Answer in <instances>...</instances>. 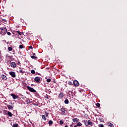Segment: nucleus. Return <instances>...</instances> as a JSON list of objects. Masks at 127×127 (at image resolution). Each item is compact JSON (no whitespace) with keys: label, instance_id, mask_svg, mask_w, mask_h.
<instances>
[{"label":"nucleus","instance_id":"1","mask_svg":"<svg viewBox=\"0 0 127 127\" xmlns=\"http://www.w3.org/2000/svg\"><path fill=\"white\" fill-rule=\"evenodd\" d=\"M82 122L84 123L85 126L86 127H88V126L93 127V123H92L90 120H84L82 121Z\"/></svg>","mask_w":127,"mask_h":127},{"label":"nucleus","instance_id":"2","mask_svg":"<svg viewBox=\"0 0 127 127\" xmlns=\"http://www.w3.org/2000/svg\"><path fill=\"white\" fill-rule=\"evenodd\" d=\"M6 32H7V29H6V28H0V34H1V35H5V34H6Z\"/></svg>","mask_w":127,"mask_h":127},{"label":"nucleus","instance_id":"3","mask_svg":"<svg viewBox=\"0 0 127 127\" xmlns=\"http://www.w3.org/2000/svg\"><path fill=\"white\" fill-rule=\"evenodd\" d=\"M67 108L63 107L61 108L60 111H61V115H63V116H66L67 115Z\"/></svg>","mask_w":127,"mask_h":127},{"label":"nucleus","instance_id":"4","mask_svg":"<svg viewBox=\"0 0 127 127\" xmlns=\"http://www.w3.org/2000/svg\"><path fill=\"white\" fill-rule=\"evenodd\" d=\"M27 89L30 91L32 93H36V90L35 89H34L33 88L27 86Z\"/></svg>","mask_w":127,"mask_h":127},{"label":"nucleus","instance_id":"5","mask_svg":"<svg viewBox=\"0 0 127 127\" xmlns=\"http://www.w3.org/2000/svg\"><path fill=\"white\" fill-rule=\"evenodd\" d=\"M9 74L12 78H15L16 77V74H15V72L14 71H10L9 72Z\"/></svg>","mask_w":127,"mask_h":127},{"label":"nucleus","instance_id":"6","mask_svg":"<svg viewBox=\"0 0 127 127\" xmlns=\"http://www.w3.org/2000/svg\"><path fill=\"white\" fill-rule=\"evenodd\" d=\"M10 95L12 97L13 100H16V99H18V98H19L18 95H15V94L13 93H11Z\"/></svg>","mask_w":127,"mask_h":127},{"label":"nucleus","instance_id":"7","mask_svg":"<svg viewBox=\"0 0 127 127\" xmlns=\"http://www.w3.org/2000/svg\"><path fill=\"white\" fill-rule=\"evenodd\" d=\"M73 85L75 86V87H79L80 84L79 83V82L77 80L73 81Z\"/></svg>","mask_w":127,"mask_h":127},{"label":"nucleus","instance_id":"8","mask_svg":"<svg viewBox=\"0 0 127 127\" xmlns=\"http://www.w3.org/2000/svg\"><path fill=\"white\" fill-rule=\"evenodd\" d=\"M10 66L12 68H13V69H14V68H16V64H15V63L12 62L10 63Z\"/></svg>","mask_w":127,"mask_h":127},{"label":"nucleus","instance_id":"9","mask_svg":"<svg viewBox=\"0 0 127 127\" xmlns=\"http://www.w3.org/2000/svg\"><path fill=\"white\" fill-rule=\"evenodd\" d=\"M23 99L25 100L27 104H30L31 103L30 100H29V99L26 98V97L23 98Z\"/></svg>","mask_w":127,"mask_h":127},{"label":"nucleus","instance_id":"10","mask_svg":"<svg viewBox=\"0 0 127 127\" xmlns=\"http://www.w3.org/2000/svg\"><path fill=\"white\" fill-rule=\"evenodd\" d=\"M34 81H35L36 83H39V82H40V78H39L38 76H37L35 77Z\"/></svg>","mask_w":127,"mask_h":127},{"label":"nucleus","instance_id":"11","mask_svg":"<svg viewBox=\"0 0 127 127\" xmlns=\"http://www.w3.org/2000/svg\"><path fill=\"white\" fill-rule=\"evenodd\" d=\"M2 79L4 81H5L7 80V77H6V76L4 74L2 75Z\"/></svg>","mask_w":127,"mask_h":127},{"label":"nucleus","instance_id":"12","mask_svg":"<svg viewBox=\"0 0 127 127\" xmlns=\"http://www.w3.org/2000/svg\"><path fill=\"white\" fill-rule=\"evenodd\" d=\"M19 73H22V75H23L24 73H25V71L24 70H22V68L21 67H19Z\"/></svg>","mask_w":127,"mask_h":127},{"label":"nucleus","instance_id":"13","mask_svg":"<svg viewBox=\"0 0 127 127\" xmlns=\"http://www.w3.org/2000/svg\"><path fill=\"white\" fill-rule=\"evenodd\" d=\"M72 121L74 122V123H78L79 122V119L78 118H74L72 119Z\"/></svg>","mask_w":127,"mask_h":127},{"label":"nucleus","instance_id":"14","mask_svg":"<svg viewBox=\"0 0 127 127\" xmlns=\"http://www.w3.org/2000/svg\"><path fill=\"white\" fill-rule=\"evenodd\" d=\"M7 115L8 116V117H10V118H11V117H12V113H11V112L8 111L7 112Z\"/></svg>","mask_w":127,"mask_h":127},{"label":"nucleus","instance_id":"15","mask_svg":"<svg viewBox=\"0 0 127 127\" xmlns=\"http://www.w3.org/2000/svg\"><path fill=\"white\" fill-rule=\"evenodd\" d=\"M63 96H64V93H63V92H61L59 95L60 98H63Z\"/></svg>","mask_w":127,"mask_h":127},{"label":"nucleus","instance_id":"16","mask_svg":"<svg viewBox=\"0 0 127 127\" xmlns=\"http://www.w3.org/2000/svg\"><path fill=\"white\" fill-rule=\"evenodd\" d=\"M7 107L8 110H12L13 109V107L11 105H7Z\"/></svg>","mask_w":127,"mask_h":127},{"label":"nucleus","instance_id":"17","mask_svg":"<svg viewBox=\"0 0 127 127\" xmlns=\"http://www.w3.org/2000/svg\"><path fill=\"white\" fill-rule=\"evenodd\" d=\"M16 32L18 33V35H22V33H23L19 31H16Z\"/></svg>","mask_w":127,"mask_h":127},{"label":"nucleus","instance_id":"18","mask_svg":"<svg viewBox=\"0 0 127 127\" xmlns=\"http://www.w3.org/2000/svg\"><path fill=\"white\" fill-rule=\"evenodd\" d=\"M42 119L44 120V121H46V117H45V115H42Z\"/></svg>","mask_w":127,"mask_h":127},{"label":"nucleus","instance_id":"19","mask_svg":"<svg viewBox=\"0 0 127 127\" xmlns=\"http://www.w3.org/2000/svg\"><path fill=\"white\" fill-rule=\"evenodd\" d=\"M76 126L77 127H81V126H82V123H81V122H78V123H77Z\"/></svg>","mask_w":127,"mask_h":127},{"label":"nucleus","instance_id":"20","mask_svg":"<svg viewBox=\"0 0 127 127\" xmlns=\"http://www.w3.org/2000/svg\"><path fill=\"white\" fill-rule=\"evenodd\" d=\"M108 126H109V127H114V124H112V123H108Z\"/></svg>","mask_w":127,"mask_h":127},{"label":"nucleus","instance_id":"21","mask_svg":"<svg viewBox=\"0 0 127 127\" xmlns=\"http://www.w3.org/2000/svg\"><path fill=\"white\" fill-rule=\"evenodd\" d=\"M31 58H32V59H37V57H36L35 56H31Z\"/></svg>","mask_w":127,"mask_h":127},{"label":"nucleus","instance_id":"22","mask_svg":"<svg viewBox=\"0 0 127 127\" xmlns=\"http://www.w3.org/2000/svg\"><path fill=\"white\" fill-rule=\"evenodd\" d=\"M49 125H53V121H52V120H50L49 121Z\"/></svg>","mask_w":127,"mask_h":127},{"label":"nucleus","instance_id":"23","mask_svg":"<svg viewBox=\"0 0 127 127\" xmlns=\"http://www.w3.org/2000/svg\"><path fill=\"white\" fill-rule=\"evenodd\" d=\"M8 51H12V48L11 47H8Z\"/></svg>","mask_w":127,"mask_h":127},{"label":"nucleus","instance_id":"24","mask_svg":"<svg viewBox=\"0 0 127 127\" xmlns=\"http://www.w3.org/2000/svg\"><path fill=\"white\" fill-rule=\"evenodd\" d=\"M64 103L65 104H69V100L68 99H65L64 100Z\"/></svg>","mask_w":127,"mask_h":127},{"label":"nucleus","instance_id":"25","mask_svg":"<svg viewBox=\"0 0 127 127\" xmlns=\"http://www.w3.org/2000/svg\"><path fill=\"white\" fill-rule=\"evenodd\" d=\"M96 106L97 107V108H100V107H101V104H100V103H97Z\"/></svg>","mask_w":127,"mask_h":127},{"label":"nucleus","instance_id":"26","mask_svg":"<svg viewBox=\"0 0 127 127\" xmlns=\"http://www.w3.org/2000/svg\"><path fill=\"white\" fill-rule=\"evenodd\" d=\"M31 73H32V74H35V70H34V69L31 70Z\"/></svg>","mask_w":127,"mask_h":127},{"label":"nucleus","instance_id":"27","mask_svg":"<svg viewBox=\"0 0 127 127\" xmlns=\"http://www.w3.org/2000/svg\"><path fill=\"white\" fill-rule=\"evenodd\" d=\"M46 81L48 82V83H50V82H51V79L48 78L46 80Z\"/></svg>","mask_w":127,"mask_h":127},{"label":"nucleus","instance_id":"28","mask_svg":"<svg viewBox=\"0 0 127 127\" xmlns=\"http://www.w3.org/2000/svg\"><path fill=\"white\" fill-rule=\"evenodd\" d=\"M19 48H20V49H22L23 48V45H20Z\"/></svg>","mask_w":127,"mask_h":127},{"label":"nucleus","instance_id":"29","mask_svg":"<svg viewBox=\"0 0 127 127\" xmlns=\"http://www.w3.org/2000/svg\"><path fill=\"white\" fill-rule=\"evenodd\" d=\"M63 124H64V122H63V121H60V125H63Z\"/></svg>","mask_w":127,"mask_h":127},{"label":"nucleus","instance_id":"30","mask_svg":"<svg viewBox=\"0 0 127 127\" xmlns=\"http://www.w3.org/2000/svg\"><path fill=\"white\" fill-rule=\"evenodd\" d=\"M45 99H49V96L48 95L46 94V96H45Z\"/></svg>","mask_w":127,"mask_h":127},{"label":"nucleus","instance_id":"31","mask_svg":"<svg viewBox=\"0 0 127 127\" xmlns=\"http://www.w3.org/2000/svg\"><path fill=\"white\" fill-rule=\"evenodd\" d=\"M46 114V117H47V118H48V116H49V113H48L47 112H45Z\"/></svg>","mask_w":127,"mask_h":127},{"label":"nucleus","instance_id":"32","mask_svg":"<svg viewBox=\"0 0 127 127\" xmlns=\"http://www.w3.org/2000/svg\"><path fill=\"white\" fill-rule=\"evenodd\" d=\"M18 127V124H14L13 125V127Z\"/></svg>","mask_w":127,"mask_h":127},{"label":"nucleus","instance_id":"33","mask_svg":"<svg viewBox=\"0 0 127 127\" xmlns=\"http://www.w3.org/2000/svg\"><path fill=\"white\" fill-rule=\"evenodd\" d=\"M68 85H70V86L72 85V83L71 81H69L68 82Z\"/></svg>","mask_w":127,"mask_h":127},{"label":"nucleus","instance_id":"34","mask_svg":"<svg viewBox=\"0 0 127 127\" xmlns=\"http://www.w3.org/2000/svg\"><path fill=\"white\" fill-rule=\"evenodd\" d=\"M7 35H9V36L11 35V33H10V32H7Z\"/></svg>","mask_w":127,"mask_h":127},{"label":"nucleus","instance_id":"35","mask_svg":"<svg viewBox=\"0 0 127 127\" xmlns=\"http://www.w3.org/2000/svg\"><path fill=\"white\" fill-rule=\"evenodd\" d=\"M99 127H104V125L100 124V125H99Z\"/></svg>","mask_w":127,"mask_h":127},{"label":"nucleus","instance_id":"36","mask_svg":"<svg viewBox=\"0 0 127 127\" xmlns=\"http://www.w3.org/2000/svg\"><path fill=\"white\" fill-rule=\"evenodd\" d=\"M2 21H4V22H6V20L2 19Z\"/></svg>","mask_w":127,"mask_h":127},{"label":"nucleus","instance_id":"37","mask_svg":"<svg viewBox=\"0 0 127 127\" xmlns=\"http://www.w3.org/2000/svg\"><path fill=\"white\" fill-rule=\"evenodd\" d=\"M29 48L30 49H33V47L32 46H30Z\"/></svg>","mask_w":127,"mask_h":127},{"label":"nucleus","instance_id":"38","mask_svg":"<svg viewBox=\"0 0 127 127\" xmlns=\"http://www.w3.org/2000/svg\"><path fill=\"white\" fill-rule=\"evenodd\" d=\"M100 121V122H103L104 121V119H103V118H101Z\"/></svg>","mask_w":127,"mask_h":127},{"label":"nucleus","instance_id":"39","mask_svg":"<svg viewBox=\"0 0 127 127\" xmlns=\"http://www.w3.org/2000/svg\"><path fill=\"white\" fill-rule=\"evenodd\" d=\"M17 64V65H19L20 64V62L18 61Z\"/></svg>","mask_w":127,"mask_h":127},{"label":"nucleus","instance_id":"40","mask_svg":"<svg viewBox=\"0 0 127 127\" xmlns=\"http://www.w3.org/2000/svg\"><path fill=\"white\" fill-rule=\"evenodd\" d=\"M33 56H36V54H35V53H33Z\"/></svg>","mask_w":127,"mask_h":127},{"label":"nucleus","instance_id":"41","mask_svg":"<svg viewBox=\"0 0 127 127\" xmlns=\"http://www.w3.org/2000/svg\"><path fill=\"white\" fill-rule=\"evenodd\" d=\"M35 106H38V104H34Z\"/></svg>","mask_w":127,"mask_h":127},{"label":"nucleus","instance_id":"42","mask_svg":"<svg viewBox=\"0 0 127 127\" xmlns=\"http://www.w3.org/2000/svg\"><path fill=\"white\" fill-rule=\"evenodd\" d=\"M49 99H51V96H49Z\"/></svg>","mask_w":127,"mask_h":127},{"label":"nucleus","instance_id":"43","mask_svg":"<svg viewBox=\"0 0 127 127\" xmlns=\"http://www.w3.org/2000/svg\"><path fill=\"white\" fill-rule=\"evenodd\" d=\"M54 83H56V81L55 80V81H54Z\"/></svg>","mask_w":127,"mask_h":127},{"label":"nucleus","instance_id":"44","mask_svg":"<svg viewBox=\"0 0 127 127\" xmlns=\"http://www.w3.org/2000/svg\"><path fill=\"white\" fill-rule=\"evenodd\" d=\"M64 127H68V126L66 125V126H65Z\"/></svg>","mask_w":127,"mask_h":127},{"label":"nucleus","instance_id":"45","mask_svg":"<svg viewBox=\"0 0 127 127\" xmlns=\"http://www.w3.org/2000/svg\"><path fill=\"white\" fill-rule=\"evenodd\" d=\"M77 127V125L74 126V127Z\"/></svg>","mask_w":127,"mask_h":127}]
</instances>
